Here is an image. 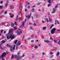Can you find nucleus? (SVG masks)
Segmentation results:
<instances>
[{
    "label": "nucleus",
    "instance_id": "obj_1",
    "mask_svg": "<svg viewBox=\"0 0 60 60\" xmlns=\"http://www.w3.org/2000/svg\"><path fill=\"white\" fill-rule=\"evenodd\" d=\"M13 29H11L10 30L8 34L6 35V36H7V38L8 40L11 39V40H12L15 38V35L13 34Z\"/></svg>",
    "mask_w": 60,
    "mask_h": 60
},
{
    "label": "nucleus",
    "instance_id": "obj_2",
    "mask_svg": "<svg viewBox=\"0 0 60 60\" xmlns=\"http://www.w3.org/2000/svg\"><path fill=\"white\" fill-rule=\"evenodd\" d=\"M6 55V53L5 52H3L2 55L0 56V59H1L2 60H4V58L3 57H5Z\"/></svg>",
    "mask_w": 60,
    "mask_h": 60
},
{
    "label": "nucleus",
    "instance_id": "obj_3",
    "mask_svg": "<svg viewBox=\"0 0 60 60\" xmlns=\"http://www.w3.org/2000/svg\"><path fill=\"white\" fill-rule=\"evenodd\" d=\"M9 48H10V51H11V52H13L14 51V48L12 47V46L11 45H9Z\"/></svg>",
    "mask_w": 60,
    "mask_h": 60
},
{
    "label": "nucleus",
    "instance_id": "obj_4",
    "mask_svg": "<svg viewBox=\"0 0 60 60\" xmlns=\"http://www.w3.org/2000/svg\"><path fill=\"white\" fill-rule=\"evenodd\" d=\"M56 30V28H53L51 31V33L52 34H54L55 33V32Z\"/></svg>",
    "mask_w": 60,
    "mask_h": 60
},
{
    "label": "nucleus",
    "instance_id": "obj_5",
    "mask_svg": "<svg viewBox=\"0 0 60 60\" xmlns=\"http://www.w3.org/2000/svg\"><path fill=\"white\" fill-rule=\"evenodd\" d=\"M2 44L0 43V49H5V47H4V48H2Z\"/></svg>",
    "mask_w": 60,
    "mask_h": 60
},
{
    "label": "nucleus",
    "instance_id": "obj_6",
    "mask_svg": "<svg viewBox=\"0 0 60 60\" xmlns=\"http://www.w3.org/2000/svg\"><path fill=\"white\" fill-rule=\"evenodd\" d=\"M16 33H17L18 35H20V34H22V31H20V32H19V31H17Z\"/></svg>",
    "mask_w": 60,
    "mask_h": 60
},
{
    "label": "nucleus",
    "instance_id": "obj_7",
    "mask_svg": "<svg viewBox=\"0 0 60 60\" xmlns=\"http://www.w3.org/2000/svg\"><path fill=\"white\" fill-rule=\"evenodd\" d=\"M16 59L18 60H19L20 59H22V57L21 56L20 57L19 56H18L16 57Z\"/></svg>",
    "mask_w": 60,
    "mask_h": 60
},
{
    "label": "nucleus",
    "instance_id": "obj_8",
    "mask_svg": "<svg viewBox=\"0 0 60 60\" xmlns=\"http://www.w3.org/2000/svg\"><path fill=\"white\" fill-rule=\"evenodd\" d=\"M20 44H21V43H20V41H19L17 44V46H19V45H20Z\"/></svg>",
    "mask_w": 60,
    "mask_h": 60
},
{
    "label": "nucleus",
    "instance_id": "obj_9",
    "mask_svg": "<svg viewBox=\"0 0 60 60\" xmlns=\"http://www.w3.org/2000/svg\"><path fill=\"white\" fill-rule=\"evenodd\" d=\"M53 11L52 12V13H55L56 12V10L55 8H54L53 9Z\"/></svg>",
    "mask_w": 60,
    "mask_h": 60
},
{
    "label": "nucleus",
    "instance_id": "obj_10",
    "mask_svg": "<svg viewBox=\"0 0 60 60\" xmlns=\"http://www.w3.org/2000/svg\"><path fill=\"white\" fill-rule=\"evenodd\" d=\"M60 54V53L59 52H57V54H56L57 57H58L59 55Z\"/></svg>",
    "mask_w": 60,
    "mask_h": 60
},
{
    "label": "nucleus",
    "instance_id": "obj_11",
    "mask_svg": "<svg viewBox=\"0 0 60 60\" xmlns=\"http://www.w3.org/2000/svg\"><path fill=\"white\" fill-rule=\"evenodd\" d=\"M45 19V21H46L47 22H49V20H48V18H46Z\"/></svg>",
    "mask_w": 60,
    "mask_h": 60
},
{
    "label": "nucleus",
    "instance_id": "obj_12",
    "mask_svg": "<svg viewBox=\"0 0 60 60\" xmlns=\"http://www.w3.org/2000/svg\"><path fill=\"white\" fill-rule=\"evenodd\" d=\"M49 22L50 21V22H52V21H53V20L52 19L50 18H49Z\"/></svg>",
    "mask_w": 60,
    "mask_h": 60
},
{
    "label": "nucleus",
    "instance_id": "obj_13",
    "mask_svg": "<svg viewBox=\"0 0 60 60\" xmlns=\"http://www.w3.org/2000/svg\"><path fill=\"white\" fill-rule=\"evenodd\" d=\"M35 9L34 8H33V9H32V12H34Z\"/></svg>",
    "mask_w": 60,
    "mask_h": 60
},
{
    "label": "nucleus",
    "instance_id": "obj_14",
    "mask_svg": "<svg viewBox=\"0 0 60 60\" xmlns=\"http://www.w3.org/2000/svg\"><path fill=\"white\" fill-rule=\"evenodd\" d=\"M44 41L45 42H46V43H48V42H49V41L48 40H45Z\"/></svg>",
    "mask_w": 60,
    "mask_h": 60
},
{
    "label": "nucleus",
    "instance_id": "obj_15",
    "mask_svg": "<svg viewBox=\"0 0 60 60\" xmlns=\"http://www.w3.org/2000/svg\"><path fill=\"white\" fill-rule=\"evenodd\" d=\"M53 26H54V25L52 24L50 28V29H52V27H53Z\"/></svg>",
    "mask_w": 60,
    "mask_h": 60
},
{
    "label": "nucleus",
    "instance_id": "obj_16",
    "mask_svg": "<svg viewBox=\"0 0 60 60\" xmlns=\"http://www.w3.org/2000/svg\"><path fill=\"white\" fill-rule=\"evenodd\" d=\"M46 28V27L45 26L42 28V29L43 30H45Z\"/></svg>",
    "mask_w": 60,
    "mask_h": 60
},
{
    "label": "nucleus",
    "instance_id": "obj_17",
    "mask_svg": "<svg viewBox=\"0 0 60 60\" xmlns=\"http://www.w3.org/2000/svg\"><path fill=\"white\" fill-rule=\"evenodd\" d=\"M48 3H49V4L51 3V0H49L47 1Z\"/></svg>",
    "mask_w": 60,
    "mask_h": 60
},
{
    "label": "nucleus",
    "instance_id": "obj_18",
    "mask_svg": "<svg viewBox=\"0 0 60 60\" xmlns=\"http://www.w3.org/2000/svg\"><path fill=\"white\" fill-rule=\"evenodd\" d=\"M17 41H18V40H16L15 41L14 43L15 44H16V43H17Z\"/></svg>",
    "mask_w": 60,
    "mask_h": 60
},
{
    "label": "nucleus",
    "instance_id": "obj_19",
    "mask_svg": "<svg viewBox=\"0 0 60 60\" xmlns=\"http://www.w3.org/2000/svg\"><path fill=\"white\" fill-rule=\"evenodd\" d=\"M2 42L3 43H5V41L4 40H3L2 41Z\"/></svg>",
    "mask_w": 60,
    "mask_h": 60
},
{
    "label": "nucleus",
    "instance_id": "obj_20",
    "mask_svg": "<svg viewBox=\"0 0 60 60\" xmlns=\"http://www.w3.org/2000/svg\"><path fill=\"white\" fill-rule=\"evenodd\" d=\"M22 24L23 26H25V22H22Z\"/></svg>",
    "mask_w": 60,
    "mask_h": 60
},
{
    "label": "nucleus",
    "instance_id": "obj_21",
    "mask_svg": "<svg viewBox=\"0 0 60 60\" xmlns=\"http://www.w3.org/2000/svg\"><path fill=\"white\" fill-rule=\"evenodd\" d=\"M13 17H14V15H13L10 16V18H12Z\"/></svg>",
    "mask_w": 60,
    "mask_h": 60
},
{
    "label": "nucleus",
    "instance_id": "obj_22",
    "mask_svg": "<svg viewBox=\"0 0 60 60\" xmlns=\"http://www.w3.org/2000/svg\"><path fill=\"white\" fill-rule=\"evenodd\" d=\"M14 30H16V29H17V27L16 26L14 27Z\"/></svg>",
    "mask_w": 60,
    "mask_h": 60
},
{
    "label": "nucleus",
    "instance_id": "obj_23",
    "mask_svg": "<svg viewBox=\"0 0 60 60\" xmlns=\"http://www.w3.org/2000/svg\"><path fill=\"white\" fill-rule=\"evenodd\" d=\"M34 35L33 34L31 36V37L32 38H34Z\"/></svg>",
    "mask_w": 60,
    "mask_h": 60
},
{
    "label": "nucleus",
    "instance_id": "obj_24",
    "mask_svg": "<svg viewBox=\"0 0 60 60\" xmlns=\"http://www.w3.org/2000/svg\"><path fill=\"white\" fill-rule=\"evenodd\" d=\"M31 16V14H30V15H29L28 14V18H29L30 17V16Z\"/></svg>",
    "mask_w": 60,
    "mask_h": 60
},
{
    "label": "nucleus",
    "instance_id": "obj_25",
    "mask_svg": "<svg viewBox=\"0 0 60 60\" xmlns=\"http://www.w3.org/2000/svg\"><path fill=\"white\" fill-rule=\"evenodd\" d=\"M14 8V6H13L12 7H11V8H10V9H11V10H12L13 8Z\"/></svg>",
    "mask_w": 60,
    "mask_h": 60
},
{
    "label": "nucleus",
    "instance_id": "obj_26",
    "mask_svg": "<svg viewBox=\"0 0 60 60\" xmlns=\"http://www.w3.org/2000/svg\"><path fill=\"white\" fill-rule=\"evenodd\" d=\"M14 56L15 58H17V57L18 56H17V55H14Z\"/></svg>",
    "mask_w": 60,
    "mask_h": 60
},
{
    "label": "nucleus",
    "instance_id": "obj_27",
    "mask_svg": "<svg viewBox=\"0 0 60 60\" xmlns=\"http://www.w3.org/2000/svg\"><path fill=\"white\" fill-rule=\"evenodd\" d=\"M8 4L7 3L5 5V7H7V6Z\"/></svg>",
    "mask_w": 60,
    "mask_h": 60
},
{
    "label": "nucleus",
    "instance_id": "obj_28",
    "mask_svg": "<svg viewBox=\"0 0 60 60\" xmlns=\"http://www.w3.org/2000/svg\"><path fill=\"white\" fill-rule=\"evenodd\" d=\"M11 25V26H14V23H12Z\"/></svg>",
    "mask_w": 60,
    "mask_h": 60
},
{
    "label": "nucleus",
    "instance_id": "obj_29",
    "mask_svg": "<svg viewBox=\"0 0 60 60\" xmlns=\"http://www.w3.org/2000/svg\"><path fill=\"white\" fill-rule=\"evenodd\" d=\"M54 49L55 51H56L57 50V48L55 47L54 48Z\"/></svg>",
    "mask_w": 60,
    "mask_h": 60
},
{
    "label": "nucleus",
    "instance_id": "obj_30",
    "mask_svg": "<svg viewBox=\"0 0 60 60\" xmlns=\"http://www.w3.org/2000/svg\"><path fill=\"white\" fill-rule=\"evenodd\" d=\"M58 6V5H56L55 6V8H57V7Z\"/></svg>",
    "mask_w": 60,
    "mask_h": 60
},
{
    "label": "nucleus",
    "instance_id": "obj_31",
    "mask_svg": "<svg viewBox=\"0 0 60 60\" xmlns=\"http://www.w3.org/2000/svg\"><path fill=\"white\" fill-rule=\"evenodd\" d=\"M3 8V6H0V9H2Z\"/></svg>",
    "mask_w": 60,
    "mask_h": 60
},
{
    "label": "nucleus",
    "instance_id": "obj_32",
    "mask_svg": "<svg viewBox=\"0 0 60 60\" xmlns=\"http://www.w3.org/2000/svg\"><path fill=\"white\" fill-rule=\"evenodd\" d=\"M18 49V46H16V50H17Z\"/></svg>",
    "mask_w": 60,
    "mask_h": 60
},
{
    "label": "nucleus",
    "instance_id": "obj_33",
    "mask_svg": "<svg viewBox=\"0 0 60 60\" xmlns=\"http://www.w3.org/2000/svg\"><path fill=\"white\" fill-rule=\"evenodd\" d=\"M58 44L60 45V40L59 41H58Z\"/></svg>",
    "mask_w": 60,
    "mask_h": 60
},
{
    "label": "nucleus",
    "instance_id": "obj_34",
    "mask_svg": "<svg viewBox=\"0 0 60 60\" xmlns=\"http://www.w3.org/2000/svg\"><path fill=\"white\" fill-rule=\"evenodd\" d=\"M33 29V27H30V29L31 30Z\"/></svg>",
    "mask_w": 60,
    "mask_h": 60
},
{
    "label": "nucleus",
    "instance_id": "obj_35",
    "mask_svg": "<svg viewBox=\"0 0 60 60\" xmlns=\"http://www.w3.org/2000/svg\"><path fill=\"white\" fill-rule=\"evenodd\" d=\"M38 47L36 46V45L35 46V49H37Z\"/></svg>",
    "mask_w": 60,
    "mask_h": 60
},
{
    "label": "nucleus",
    "instance_id": "obj_36",
    "mask_svg": "<svg viewBox=\"0 0 60 60\" xmlns=\"http://www.w3.org/2000/svg\"><path fill=\"white\" fill-rule=\"evenodd\" d=\"M6 31L5 30L3 32L4 34H6Z\"/></svg>",
    "mask_w": 60,
    "mask_h": 60
},
{
    "label": "nucleus",
    "instance_id": "obj_37",
    "mask_svg": "<svg viewBox=\"0 0 60 60\" xmlns=\"http://www.w3.org/2000/svg\"><path fill=\"white\" fill-rule=\"evenodd\" d=\"M31 42H32V43H33V42H34V40H32L31 41Z\"/></svg>",
    "mask_w": 60,
    "mask_h": 60
},
{
    "label": "nucleus",
    "instance_id": "obj_38",
    "mask_svg": "<svg viewBox=\"0 0 60 60\" xmlns=\"http://www.w3.org/2000/svg\"><path fill=\"white\" fill-rule=\"evenodd\" d=\"M33 25H34V26H36V24H35V23H34V24H33Z\"/></svg>",
    "mask_w": 60,
    "mask_h": 60
},
{
    "label": "nucleus",
    "instance_id": "obj_39",
    "mask_svg": "<svg viewBox=\"0 0 60 60\" xmlns=\"http://www.w3.org/2000/svg\"><path fill=\"white\" fill-rule=\"evenodd\" d=\"M3 31H4V30H2L1 31V33H3Z\"/></svg>",
    "mask_w": 60,
    "mask_h": 60
},
{
    "label": "nucleus",
    "instance_id": "obj_40",
    "mask_svg": "<svg viewBox=\"0 0 60 60\" xmlns=\"http://www.w3.org/2000/svg\"><path fill=\"white\" fill-rule=\"evenodd\" d=\"M18 21L19 22H20V19H19V18L18 19Z\"/></svg>",
    "mask_w": 60,
    "mask_h": 60
},
{
    "label": "nucleus",
    "instance_id": "obj_41",
    "mask_svg": "<svg viewBox=\"0 0 60 60\" xmlns=\"http://www.w3.org/2000/svg\"><path fill=\"white\" fill-rule=\"evenodd\" d=\"M28 9H30V6H29L28 7Z\"/></svg>",
    "mask_w": 60,
    "mask_h": 60
},
{
    "label": "nucleus",
    "instance_id": "obj_42",
    "mask_svg": "<svg viewBox=\"0 0 60 60\" xmlns=\"http://www.w3.org/2000/svg\"><path fill=\"white\" fill-rule=\"evenodd\" d=\"M14 56V55H12V58H11L12 59L13 58V57Z\"/></svg>",
    "mask_w": 60,
    "mask_h": 60
},
{
    "label": "nucleus",
    "instance_id": "obj_43",
    "mask_svg": "<svg viewBox=\"0 0 60 60\" xmlns=\"http://www.w3.org/2000/svg\"><path fill=\"white\" fill-rule=\"evenodd\" d=\"M7 11H6L5 12L4 14H7Z\"/></svg>",
    "mask_w": 60,
    "mask_h": 60
},
{
    "label": "nucleus",
    "instance_id": "obj_44",
    "mask_svg": "<svg viewBox=\"0 0 60 60\" xmlns=\"http://www.w3.org/2000/svg\"><path fill=\"white\" fill-rule=\"evenodd\" d=\"M22 6V4H21V5H20L19 6L20 8H21Z\"/></svg>",
    "mask_w": 60,
    "mask_h": 60
},
{
    "label": "nucleus",
    "instance_id": "obj_45",
    "mask_svg": "<svg viewBox=\"0 0 60 60\" xmlns=\"http://www.w3.org/2000/svg\"><path fill=\"white\" fill-rule=\"evenodd\" d=\"M24 56H25V55H24V54H23L22 56V57H24Z\"/></svg>",
    "mask_w": 60,
    "mask_h": 60
},
{
    "label": "nucleus",
    "instance_id": "obj_46",
    "mask_svg": "<svg viewBox=\"0 0 60 60\" xmlns=\"http://www.w3.org/2000/svg\"><path fill=\"white\" fill-rule=\"evenodd\" d=\"M2 24L3 25H4V22H2Z\"/></svg>",
    "mask_w": 60,
    "mask_h": 60
},
{
    "label": "nucleus",
    "instance_id": "obj_47",
    "mask_svg": "<svg viewBox=\"0 0 60 60\" xmlns=\"http://www.w3.org/2000/svg\"><path fill=\"white\" fill-rule=\"evenodd\" d=\"M54 56V55H52V56L51 57H50L51 58H52V57H53Z\"/></svg>",
    "mask_w": 60,
    "mask_h": 60
},
{
    "label": "nucleus",
    "instance_id": "obj_48",
    "mask_svg": "<svg viewBox=\"0 0 60 60\" xmlns=\"http://www.w3.org/2000/svg\"><path fill=\"white\" fill-rule=\"evenodd\" d=\"M18 16H17L16 20H18Z\"/></svg>",
    "mask_w": 60,
    "mask_h": 60
},
{
    "label": "nucleus",
    "instance_id": "obj_49",
    "mask_svg": "<svg viewBox=\"0 0 60 60\" xmlns=\"http://www.w3.org/2000/svg\"><path fill=\"white\" fill-rule=\"evenodd\" d=\"M3 1H2L0 2V4H3Z\"/></svg>",
    "mask_w": 60,
    "mask_h": 60
},
{
    "label": "nucleus",
    "instance_id": "obj_50",
    "mask_svg": "<svg viewBox=\"0 0 60 60\" xmlns=\"http://www.w3.org/2000/svg\"><path fill=\"white\" fill-rule=\"evenodd\" d=\"M24 37H25V36H24V35H23L22 36V38L23 39H24Z\"/></svg>",
    "mask_w": 60,
    "mask_h": 60
},
{
    "label": "nucleus",
    "instance_id": "obj_51",
    "mask_svg": "<svg viewBox=\"0 0 60 60\" xmlns=\"http://www.w3.org/2000/svg\"><path fill=\"white\" fill-rule=\"evenodd\" d=\"M40 4H41V3H39L38 4V5H39Z\"/></svg>",
    "mask_w": 60,
    "mask_h": 60
},
{
    "label": "nucleus",
    "instance_id": "obj_52",
    "mask_svg": "<svg viewBox=\"0 0 60 60\" xmlns=\"http://www.w3.org/2000/svg\"><path fill=\"white\" fill-rule=\"evenodd\" d=\"M9 45L8 44L7 45V47H9Z\"/></svg>",
    "mask_w": 60,
    "mask_h": 60
},
{
    "label": "nucleus",
    "instance_id": "obj_53",
    "mask_svg": "<svg viewBox=\"0 0 60 60\" xmlns=\"http://www.w3.org/2000/svg\"><path fill=\"white\" fill-rule=\"evenodd\" d=\"M48 7H49V6H50V4H48Z\"/></svg>",
    "mask_w": 60,
    "mask_h": 60
},
{
    "label": "nucleus",
    "instance_id": "obj_54",
    "mask_svg": "<svg viewBox=\"0 0 60 60\" xmlns=\"http://www.w3.org/2000/svg\"><path fill=\"white\" fill-rule=\"evenodd\" d=\"M49 45H50V46H52V45H51L50 44H49Z\"/></svg>",
    "mask_w": 60,
    "mask_h": 60
},
{
    "label": "nucleus",
    "instance_id": "obj_55",
    "mask_svg": "<svg viewBox=\"0 0 60 60\" xmlns=\"http://www.w3.org/2000/svg\"><path fill=\"white\" fill-rule=\"evenodd\" d=\"M57 23L58 24H59V22L58 21H57Z\"/></svg>",
    "mask_w": 60,
    "mask_h": 60
},
{
    "label": "nucleus",
    "instance_id": "obj_56",
    "mask_svg": "<svg viewBox=\"0 0 60 60\" xmlns=\"http://www.w3.org/2000/svg\"><path fill=\"white\" fill-rule=\"evenodd\" d=\"M13 7V5H11L10 6V7H11H11Z\"/></svg>",
    "mask_w": 60,
    "mask_h": 60
},
{
    "label": "nucleus",
    "instance_id": "obj_57",
    "mask_svg": "<svg viewBox=\"0 0 60 60\" xmlns=\"http://www.w3.org/2000/svg\"><path fill=\"white\" fill-rule=\"evenodd\" d=\"M48 15H50V12H48Z\"/></svg>",
    "mask_w": 60,
    "mask_h": 60
},
{
    "label": "nucleus",
    "instance_id": "obj_58",
    "mask_svg": "<svg viewBox=\"0 0 60 60\" xmlns=\"http://www.w3.org/2000/svg\"><path fill=\"white\" fill-rule=\"evenodd\" d=\"M55 22H57V20H55Z\"/></svg>",
    "mask_w": 60,
    "mask_h": 60
},
{
    "label": "nucleus",
    "instance_id": "obj_59",
    "mask_svg": "<svg viewBox=\"0 0 60 60\" xmlns=\"http://www.w3.org/2000/svg\"><path fill=\"white\" fill-rule=\"evenodd\" d=\"M50 54H53V52H50Z\"/></svg>",
    "mask_w": 60,
    "mask_h": 60
},
{
    "label": "nucleus",
    "instance_id": "obj_60",
    "mask_svg": "<svg viewBox=\"0 0 60 60\" xmlns=\"http://www.w3.org/2000/svg\"><path fill=\"white\" fill-rule=\"evenodd\" d=\"M42 55H44V52H43L42 53Z\"/></svg>",
    "mask_w": 60,
    "mask_h": 60
},
{
    "label": "nucleus",
    "instance_id": "obj_61",
    "mask_svg": "<svg viewBox=\"0 0 60 60\" xmlns=\"http://www.w3.org/2000/svg\"><path fill=\"white\" fill-rule=\"evenodd\" d=\"M18 55H19L20 54V53H19V52H18Z\"/></svg>",
    "mask_w": 60,
    "mask_h": 60
},
{
    "label": "nucleus",
    "instance_id": "obj_62",
    "mask_svg": "<svg viewBox=\"0 0 60 60\" xmlns=\"http://www.w3.org/2000/svg\"><path fill=\"white\" fill-rule=\"evenodd\" d=\"M17 23V22H14V24H16Z\"/></svg>",
    "mask_w": 60,
    "mask_h": 60
},
{
    "label": "nucleus",
    "instance_id": "obj_63",
    "mask_svg": "<svg viewBox=\"0 0 60 60\" xmlns=\"http://www.w3.org/2000/svg\"><path fill=\"white\" fill-rule=\"evenodd\" d=\"M54 42H56V41L55 40H54Z\"/></svg>",
    "mask_w": 60,
    "mask_h": 60
},
{
    "label": "nucleus",
    "instance_id": "obj_64",
    "mask_svg": "<svg viewBox=\"0 0 60 60\" xmlns=\"http://www.w3.org/2000/svg\"><path fill=\"white\" fill-rule=\"evenodd\" d=\"M57 31H60V30H57Z\"/></svg>",
    "mask_w": 60,
    "mask_h": 60
}]
</instances>
